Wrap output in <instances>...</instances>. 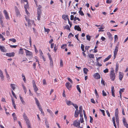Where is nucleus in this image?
Returning a JSON list of instances; mask_svg holds the SVG:
<instances>
[{
    "label": "nucleus",
    "instance_id": "4d7b16f0",
    "mask_svg": "<svg viewBox=\"0 0 128 128\" xmlns=\"http://www.w3.org/2000/svg\"><path fill=\"white\" fill-rule=\"evenodd\" d=\"M68 80L71 83L73 84V82L72 80L70 79V78H67Z\"/></svg>",
    "mask_w": 128,
    "mask_h": 128
},
{
    "label": "nucleus",
    "instance_id": "09e8293b",
    "mask_svg": "<svg viewBox=\"0 0 128 128\" xmlns=\"http://www.w3.org/2000/svg\"><path fill=\"white\" fill-rule=\"evenodd\" d=\"M12 95L13 96H14L15 98L16 99H17V98L16 96L14 94V92L12 90Z\"/></svg>",
    "mask_w": 128,
    "mask_h": 128
},
{
    "label": "nucleus",
    "instance_id": "6ab92c4d",
    "mask_svg": "<svg viewBox=\"0 0 128 128\" xmlns=\"http://www.w3.org/2000/svg\"><path fill=\"white\" fill-rule=\"evenodd\" d=\"M114 88L113 86H112L111 87V92L112 94V96H114L115 97L114 95Z\"/></svg>",
    "mask_w": 128,
    "mask_h": 128
},
{
    "label": "nucleus",
    "instance_id": "393cba45",
    "mask_svg": "<svg viewBox=\"0 0 128 128\" xmlns=\"http://www.w3.org/2000/svg\"><path fill=\"white\" fill-rule=\"evenodd\" d=\"M12 116L13 117V118L14 120H17V118L16 116V115L14 113L12 114Z\"/></svg>",
    "mask_w": 128,
    "mask_h": 128
},
{
    "label": "nucleus",
    "instance_id": "ea45409f",
    "mask_svg": "<svg viewBox=\"0 0 128 128\" xmlns=\"http://www.w3.org/2000/svg\"><path fill=\"white\" fill-rule=\"evenodd\" d=\"M44 31L45 32H47V33H48L50 31V30L48 28H46L44 27Z\"/></svg>",
    "mask_w": 128,
    "mask_h": 128
},
{
    "label": "nucleus",
    "instance_id": "5fc2aeb1",
    "mask_svg": "<svg viewBox=\"0 0 128 128\" xmlns=\"http://www.w3.org/2000/svg\"><path fill=\"white\" fill-rule=\"evenodd\" d=\"M36 63L34 62L33 64V68L35 70H36Z\"/></svg>",
    "mask_w": 128,
    "mask_h": 128
},
{
    "label": "nucleus",
    "instance_id": "f03ea898",
    "mask_svg": "<svg viewBox=\"0 0 128 128\" xmlns=\"http://www.w3.org/2000/svg\"><path fill=\"white\" fill-rule=\"evenodd\" d=\"M23 116L24 120L26 121V123L27 124V125H28V124H30V121L29 120L28 117H27V116L24 113L23 114Z\"/></svg>",
    "mask_w": 128,
    "mask_h": 128
},
{
    "label": "nucleus",
    "instance_id": "5701e85b",
    "mask_svg": "<svg viewBox=\"0 0 128 128\" xmlns=\"http://www.w3.org/2000/svg\"><path fill=\"white\" fill-rule=\"evenodd\" d=\"M118 108H116L115 110V116H118Z\"/></svg>",
    "mask_w": 128,
    "mask_h": 128
},
{
    "label": "nucleus",
    "instance_id": "f257e3e1",
    "mask_svg": "<svg viewBox=\"0 0 128 128\" xmlns=\"http://www.w3.org/2000/svg\"><path fill=\"white\" fill-rule=\"evenodd\" d=\"M110 79L112 81H114L116 75L114 72V70L112 69L110 72Z\"/></svg>",
    "mask_w": 128,
    "mask_h": 128
},
{
    "label": "nucleus",
    "instance_id": "a19ab883",
    "mask_svg": "<svg viewBox=\"0 0 128 128\" xmlns=\"http://www.w3.org/2000/svg\"><path fill=\"white\" fill-rule=\"evenodd\" d=\"M22 87L23 89L24 90V92L25 94H26V87L23 85H22Z\"/></svg>",
    "mask_w": 128,
    "mask_h": 128
},
{
    "label": "nucleus",
    "instance_id": "f704fd0d",
    "mask_svg": "<svg viewBox=\"0 0 128 128\" xmlns=\"http://www.w3.org/2000/svg\"><path fill=\"white\" fill-rule=\"evenodd\" d=\"M88 57L90 58H94V55L92 54H89L88 55Z\"/></svg>",
    "mask_w": 128,
    "mask_h": 128
},
{
    "label": "nucleus",
    "instance_id": "9d476101",
    "mask_svg": "<svg viewBox=\"0 0 128 128\" xmlns=\"http://www.w3.org/2000/svg\"><path fill=\"white\" fill-rule=\"evenodd\" d=\"M4 14L6 19H9L10 18L8 15L7 11L6 10H4Z\"/></svg>",
    "mask_w": 128,
    "mask_h": 128
},
{
    "label": "nucleus",
    "instance_id": "aec40b11",
    "mask_svg": "<svg viewBox=\"0 0 128 128\" xmlns=\"http://www.w3.org/2000/svg\"><path fill=\"white\" fill-rule=\"evenodd\" d=\"M12 105L14 108V109H16V105L15 103V101L14 100V99L12 97Z\"/></svg>",
    "mask_w": 128,
    "mask_h": 128
},
{
    "label": "nucleus",
    "instance_id": "f8f14e48",
    "mask_svg": "<svg viewBox=\"0 0 128 128\" xmlns=\"http://www.w3.org/2000/svg\"><path fill=\"white\" fill-rule=\"evenodd\" d=\"M107 34L110 40H112L113 39V37H112V34L109 32H107Z\"/></svg>",
    "mask_w": 128,
    "mask_h": 128
},
{
    "label": "nucleus",
    "instance_id": "79ce46f5",
    "mask_svg": "<svg viewBox=\"0 0 128 128\" xmlns=\"http://www.w3.org/2000/svg\"><path fill=\"white\" fill-rule=\"evenodd\" d=\"M114 42L118 40V37L117 35H115L114 36Z\"/></svg>",
    "mask_w": 128,
    "mask_h": 128
},
{
    "label": "nucleus",
    "instance_id": "338daca9",
    "mask_svg": "<svg viewBox=\"0 0 128 128\" xmlns=\"http://www.w3.org/2000/svg\"><path fill=\"white\" fill-rule=\"evenodd\" d=\"M91 101L92 103L94 104H95L96 103L94 100L93 98L91 99Z\"/></svg>",
    "mask_w": 128,
    "mask_h": 128
},
{
    "label": "nucleus",
    "instance_id": "c9c22d12",
    "mask_svg": "<svg viewBox=\"0 0 128 128\" xmlns=\"http://www.w3.org/2000/svg\"><path fill=\"white\" fill-rule=\"evenodd\" d=\"M64 28L68 30H69L70 31V30L69 26L68 25H67L65 26Z\"/></svg>",
    "mask_w": 128,
    "mask_h": 128
},
{
    "label": "nucleus",
    "instance_id": "cd10ccee",
    "mask_svg": "<svg viewBox=\"0 0 128 128\" xmlns=\"http://www.w3.org/2000/svg\"><path fill=\"white\" fill-rule=\"evenodd\" d=\"M116 119V122L117 124H119V119L118 118V116H115Z\"/></svg>",
    "mask_w": 128,
    "mask_h": 128
},
{
    "label": "nucleus",
    "instance_id": "864d4df0",
    "mask_svg": "<svg viewBox=\"0 0 128 128\" xmlns=\"http://www.w3.org/2000/svg\"><path fill=\"white\" fill-rule=\"evenodd\" d=\"M79 12L81 16H83L84 15V13L82 11H79Z\"/></svg>",
    "mask_w": 128,
    "mask_h": 128
},
{
    "label": "nucleus",
    "instance_id": "e2e57ef3",
    "mask_svg": "<svg viewBox=\"0 0 128 128\" xmlns=\"http://www.w3.org/2000/svg\"><path fill=\"white\" fill-rule=\"evenodd\" d=\"M22 77L23 78V79L24 81L25 82V81H26V78H25V76H24V75H23V74H22Z\"/></svg>",
    "mask_w": 128,
    "mask_h": 128
},
{
    "label": "nucleus",
    "instance_id": "58836bf2",
    "mask_svg": "<svg viewBox=\"0 0 128 128\" xmlns=\"http://www.w3.org/2000/svg\"><path fill=\"white\" fill-rule=\"evenodd\" d=\"M10 41H11L13 42H16V40L14 38L10 39L9 40Z\"/></svg>",
    "mask_w": 128,
    "mask_h": 128
},
{
    "label": "nucleus",
    "instance_id": "c03bdc74",
    "mask_svg": "<svg viewBox=\"0 0 128 128\" xmlns=\"http://www.w3.org/2000/svg\"><path fill=\"white\" fill-rule=\"evenodd\" d=\"M39 110L41 111V114H42L43 115L44 114V112L42 110V108H40L39 109Z\"/></svg>",
    "mask_w": 128,
    "mask_h": 128
},
{
    "label": "nucleus",
    "instance_id": "7c9ffc66",
    "mask_svg": "<svg viewBox=\"0 0 128 128\" xmlns=\"http://www.w3.org/2000/svg\"><path fill=\"white\" fill-rule=\"evenodd\" d=\"M76 88L77 90H78L79 92L80 93L81 92V91L80 87V86L78 85L76 86Z\"/></svg>",
    "mask_w": 128,
    "mask_h": 128
},
{
    "label": "nucleus",
    "instance_id": "4c0bfd02",
    "mask_svg": "<svg viewBox=\"0 0 128 128\" xmlns=\"http://www.w3.org/2000/svg\"><path fill=\"white\" fill-rule=\"evenodd\" d=\"M41 10H38V16H40V14L41 13Z\"/></svg>",
    "mask_w": 128,
    "mask_h": 128
},
{
    "label": "nucleus",
    "instance_id": "dca6fc26",
    "mask_svg": "<svg viewBox=\"0 0 128 128\" xmlns=\"http://www.w3.org/2000/svg\"><path fill=\"white\" fill-rule=\"evenodd\" d=\"M123 74L122 72H119V79L120 80H122L123 78Z\"/></svg>",
    "mask_w": 128,
    "mask_h": 128
},
{
    "label": "nucleus",
    "instance_id": "72a5a7b5",
    "mask_svg": "<svg viewBox=\"0 0 128 128\" xmlns=\"http://www.w3.org/2000/svg\"><path fill=\"white\" fill-rule=\"evenodd\" d=\"M15 84H10V86L12 88L13 90H14L15 89V88L14 86Z\"/></svg>",
    "mask_w": 128,
    "mask_h": 128
},
{
    "label": "nucleus",
    "instance_id": "bf43d9fd",
    "mask_svg": "<svg viewBox=\"0 0 128 128\" xmlns=\"http://www.w3.org/2000/svg\"><path fill=\"white\" fill-rule=\"evenodd\" d=\"M60 65L61 66H63V63L62 61V60H60Z\"/></svg>",
    "mask_w": 128,
    "mask_h": 128
},
{
    "label": "nucleus",
    "instance_id": "b1692460",
    "mask_svg": "<svg viewBox=\"0 0 128 128\" xmlns=\"http://www.w3.org/2000/svg\"><path fill=\"white\" fill-rule=\"evenodd\" d=\"M73 103L71 102L70 101H66V104H67L68 106H70L71 105H72Z\"/></svg>",
    "mask_w": 128,
    "mask_h": 128
},
{
    "label": "nucleus",
    "instance_id": "4be33fe9",
    "mask_svg": "<svg viewBox=\"0 0 128 128\" xmlns=\"http://www.w3.org/2000/svg\"><path fill=\"white\" fill-rule=\"evenodd\" d=\"M112 56L111 55H109L107 58H105V59L104 60V62H105L108 60Z\"/></svg>",
    "mask_w": 128,
    "mask_h": 128
},
{
    "label": "nucleus",
    "instance_id": "9b49d317",
    "mask_svg": "<svg viewBox=\"0 0 128 128\" xmlns=\"http://www.w3.org/2000/svg\"><path fill=\"white\" fill-rule=\"evenodd\" d=\"M118 44L115 47V49H114V54H117V52L118 51Z\"/></svg>",
    "mask_w": 128,
    "mask_h": 128
},
{
    "label": "nucleus",
    "instance_id": "39448f33",
    "mask_svg": "<svg viewBox=\"0 0 128 128\" xmlns=\"http://www.w3.org/2000/svg\"><path fill=\"white\" fill-rule=\"evenodd\" d=\"M24 49L26 51V56H30L31 57H32L33 54L32 52H30L26 49L24 48Z\"/></svg>",
    "mask_w": 128,
    "mask_h": 128
},
{
    "label": "nucleus",
    "instance_id": "20e7f679",
    "mask_svg": "<svg viewBox=\"0 0 128 128\" xmlns=\"http://www.w3.org/2000/svg\"><path fill=\"white\" fill-rule=\"evenodd\" d=\"M14 8L16 16L17 17H20L21 16V14H20L19 9L16 6H15Z\"/></svg>",
    "mask_w": 128,
    "mask_h": 128
},
{
    "label": "nucleus",
    "instance_id": "412c9836",
    "mask_svg": "<svg viewBox=\"0 0 128 128\" xmlns=\"http://www.w3.org/2000/svg\"><path fill=\"white\" fill-rule=\"evenodd\" d=\"M20 99L23 105H25L26 104L25 102L24 101L23 98L20 96H19Z\"/></svg>",
    "mask_w": 128,
    "mask_h": 128
},
{
    "label": "nucleus",
    "instance_id": "1a4fd4ad",
    "mask_svg": "<svg viewBox=\"0 0 128 128\" xmlns=\"http://www.w3.org/2000/svg\"><path fill=\"white\" fill-rule=\"evenodd\" d=\"M6 56L8 57L14 56V52L6 53Z\"/></svg>",
    "mask_w": 128,
    "mask_h": 128
},
{
    "label": "nucleus",
    "instance_id": "69168bd1",
    "mask_svg": "<svg viewBox=\"0 0 128 128\" xmlns=\"http://www.w3.org/2000/svg\"><path fill=\"white\" fill-rule=\"evenodd\" d=\"M28 4H26L24 6V8H25V10L27 9V8H28Z\"/></svg>",
    "mask_w": 128,
    "mask_h": 128
},
{
    "label": "nucleus",
    "instance_id": "2eb2a0df",
    "mask_svg": "<svg viewBox=\"0 0 128 128\" xmlns=\"http://www.w3.org/2000/svg\"><path fill=\"white\" fill-rule=\"evenodd\" d=\"M0 77L1 78V80L2 81L4 80V76L3 75L2 71L0 69Z\"/></svg>",
    "mask_w": 128,
    "mask_h": 128
},
{
    "label": "nucleus",
    "instance_id": "c756f323",
    "mask_svg": "<svg viewBox=\"0 0 128 128\" xmlns=\"http://www.w3.org/2000/svg\"><path fill=\"white\" fill-rule=\"evenodd\" d=\"M50 67L52 68L53 66V64L52 60H50Z\"/></svg>",
    "mask_w": 128,
    "mask_h": 128
},
{
    "label": "nucleus",
    "instance_id": "680f3d73",
    "mask_svg": "<svg viewBox=\"0 0 128 128\" xmlns=\"http://www.w3.org/2000/svg\"><path fill=\"white\" fill-rule=\"evenodd\" d=\"M35 99L36 101V104L39 103L38 100L36 98H35Z\"/></svg>",
    "mask_w": 128,
    "mask_h": 128
},
{
    "label": "nucleus",
    "instance_id": "37998d69",
    "mask_svg": "<svg viewBox=\"0 0 128 128\" xmlns=\"http://www.w3.org/2000/svg\"><path fill=\"white\" fill-rule=\"evenodd\" d=\"M84 45L83 44H81V48L82 49V50L83 51H84Z\"/></svg>",
    "mask_w": 128,
    "mask_h": 128
},
{
    "label": "nucleus",
    "instance_id": "473e14b6",
    "mask_svg": "<svg viewBox=\"0 0 128 128\" xmlns=\"http://www.w3.org/2000/svg\"><path fill=\"white\" fill-rule=\"evenodd\" d=\"M80 116V122H81V123H82L84 122L83 120V115H81V116Z\"/></svg>",
    "mask_w": 128,
    "mask_h": 128
},
{
    "label": "nucleus",
    "instance_id": "49530a36",
    "mask_svg": "<svg viewBox=\"0 0 128 128\" xmlns=\"http://www.w3.org/2000/svg\"><path fill=\"white\" fill-rule=\"evenodd\" d=\"M45 123L46 124V126L47 127V128H49V125L48 124V122L47 120H46L45 121Z\"/></svg>",
    "mask_w": 128,
    "mask_h": 128
},
{
    "label": "nucleus",
    "instance_id": "8fccbe9b",
    "mask_svg": "<svg viewBox=\"0 0 128 128\" xmlns=\"http://www.w3.org/2000/svg\"><path fill=\"white\" fill-rule=\"evenodd\" d=\"M0 38H2V41H4L5 40V38H4L3 36L0 34Z\"/></svg>",
    "mask_w": 128,
    "mask_h": 128
},
{
    "label": "nucleus",
    "instance_id": "ddd939ff",
    "mask_svg": "<svg viewBox=\"0 0 128 128\" xmlns=\"http://www.w3.org/2000/svg\"><path fill=\"white\" fill-rule=\"evenodd\" d=\"M80 116L81 115H82V106H80L79 107V111Z\"/></svg>",
    "mask_w": 128,
    "mask_h": 128
},
{
    "label": "nucleus",
    "instance_id": "a211bd4d",
    "mask_svg": "<svg viewBox=\"0 0 128 128\" xmlns=\"http://www.w3.org/2000/svg\"><path fill=\"white\" fill-rule=\"evenodd\" d=\"M0 49L1 50V51L2 52H6V49L4 47L2 46H0Z\"/></svg>",
    "mask_w": 128,
    "mask_h": 128
},
{
    "label": "nucleus",
    "instance_id": "2f4dec72",
    "mask_svg": "<svg viewBox=\"0 0 128 128\" xmlns=\"http://www.w3.org/2000/svg\"><path fill=\"white\" fill-rule=\"evenodd\" d=\"M19 53L22 54H24V51L23 49L21 48L20 49Z\"/></svg>",
    "mask_w": 128,
    "mask_h": 128
},
{
    "label": "nucleus",
    "instance_id": "4468645a",
    "mask_svg": "<svg viewBox=\"0 0 128 128\" xmlns=\"http://www.w3.org/2000/svg\"><path fill=\"white\" fill-rule=\"evenodd\" d=\"M74 29L79 31H81V28L79 26L76 25L74 26Z\"/></svg>",
    "mask_w": 128,
    "mask_h": 128
},
{
    "label": "nucleus",
    "instance_id": "603ef678",
    "mask_svg": "<svg viewBox=\"0 0 128 128\" xmlns=\"http://www.w3.org/2000/svg\"><path fill=\"white\" fill-rule=\"evenodd\" d=\"M100 110L102 112V114L104 116L105 115V114L104 113V110L100 109Z\"/></svg>",
    "mask_w": 128,
    "mask_h": 128
},
{
    "label": "nucleus",
    "instance_id": "a18cd8bd",
    "mask_svg": "<svg viewBox=\"0 0 128 128\" xmlns=\"http://www.w3.org/2000/svg\"><path fill=\"white\" fill-rule=\"evenodd\" d=\"M66 44H63L62 46H61V48L64 49L65 47H66Z\"/></svg>",
    "mask_w": 128,
    "mask_h": 128
},
{
    "label": "nucleus",
    "instance_id": "e433bc0d",
    "mask_svg": "<svg viewBox=\"0 0 128 128\" xmlns=\"http://www.w3.org/2000/svg\"><path fill=\"white\" fill-rule=\"evenodd\" d=\"M102 94L104 96H107L106 92L104 90L102 91Z\"/></svg>",
    "mask_w": 128,
    "mask_h": 128
},
{
    "label": "nucleus",
    "instance_id": "6e6552de",
    "mask_svg": "<svg viewBox=\"0 0 128 128\" xmlns=\"http://www.w3.org/2000/svg\"><path fill=\"white\" fill-rule=\"evenodd\" d=\"M94 78L96 79L100 78V76L98 73H95L94 75Z\"/></svg>",
    "mask_w": 128,
    "mask_h": 128
},
{
    "label": "nucleus",
    "instance_id": "c85d7f7f",
    "mask_svg": "<svg viewBox=\"0 0 128 128\" xmlns=\"http://www.w3.org/2000/svg\"><path fill=\"white\" fill-rule=\"evenodd\" d=\"M118 66H119V64H118L116 63V72H117L118 70Z\"/></svg>",
    "mask_w": 128,
    "mask_h": 128
},
{
    "label": "nucleus",
    "instance_id": "6e6d98bb",
    "mask_svg": "<svg viewBox=\"0 0 128 128\" xmlns=\"http://www.w3.org/2000/svg\"><path fill=\"white\" fill-rule=\"evenodd\" d=\"M29 42L30 43V45L31 46L32 45V40L30 37L29 38Z\"/></svg>",
    "mask_w": 128,
    "mask_h": 128
},
{
    "label": "nucleus",
    "instance_id": "bb28decb",
    "mask_svg": "<svg viewBox=\"0 0 128 128\" xmlns=\"http://www.w3.org/2000/svg\"><path fill=\"white\" fill-rule=\"evenodd\" d=\"M79 112H75L74 116L75 117H77L79 115Z\"/></svg>",
    "mask_w": 128,
    "mask_h": 128
},
{
    "label": "nucleus",
    "instance_id": "0e129e2a",
    "mask_svg": "<svg viewBox=\"0 0 128 128\" xmlns=\"http://www.w3.org/2000/svg\"><path fill=\"white\" fill-rule=\"evenodd\" d=\"M43 84L44 85L46 84V83L45 79H43Z\"/></svg>",
    "mask_w": 128,
    "mask_h": 128
},
{
    "label": "nucleus",
    "instance_id": "0eeeda50",
    "mask_svg": "<svg viewBox=\"0 0 128 128\" xmlns=\"http://www.w3.org/2000/svg\"><path fill=\"white\" fill-rule=\"evenodd\" d=\"M65 86L69 90H70L72 88V85L69 82H68L66 84Z\"/></svg>",
    "mask_w": 128,
    "mask_h": 128
},
{
    "label": "nucleus",
    "instance_id": "3c124183",
    "mask_svg": "<svg viewBox=\"0 0 128 128\" xmlns=\"http://www.w3.org/2000/svg\"><path fill=\"white\" fill-rule=\"evenodd\" d=\"M90 122L92 123L93 121V118L91 116H90Z\"/></svg>",
    "mask_w": 128,
    "mask_h": 128
},
{
    "label": "nucleus",
    "instance_id": "423d86ee",
    "mask_svg": "<svg viewBox=\"0 0 128 128\" xmlns=\"http://www.w3.org/2000/svg\"><path fill=\"white\" fill-rule=\"evenodd\" d=\"M33 87L34 88V90L36 93H37V91L38 90V89L36 87L35 81L34 80L32 81Z\"/></svg>",
    "mask_w": 128,
    "mask_h": 128
},
{
    "label": "nucleus",
    "instance_id": "f3484780",
    "mask_svg": "<svg viewBox=\"0 0 128 128\" xmlns=\"http://www.w3.org/2000/svg\"><path fill=\"white\" fill-rule=\"evenodd\" d=\"M123 122L125 126L126 127L128 126V124L126 122L125 118H123Z\"/></svg>",
    "mask_w": 128,
    "mask_h": 128
},
{
    "label": "nucleus",
    "instance_id": "052dcab7",
    "mask_svg": "<svg viewBox=\"0 0 128 128\" xmlns=\"http://www.w3.org/2000/svg\"><path fill=\"white\" fill-rule=\"evenodd\" d=\"M112 2V0H107L106 1V3L107 4H110Z\"/></svg>",
    "mask_w": 128,
    "mask_h": 128
},
{
    "label": "nucleus",
    "instance_id": "774afa93",
    "mask_svg": "<svg viewBox=\"0 0 128 128\" xmlns=\"http://www.w3.org/2000/svg\"><path fill=\"white\" fill-rule=\"evenodd\" d=\"M103 72L105 73L108 72V68H106L104 70Z\"/></svg>",
    "mask_w": 128,
    "mask_h": 128
},
{
    "label": "nucleus",
    "instance_id": "a878e982",
    "mask_svg": "<svg viewBox=\"0 0 128 128\" xmlns=\"http://www.w3.org/2000/svg\"><path fill=\"white\" fill-rule=\"evenodd\" d=\"M84 73L86 74H87V72H88V70L86 68H84L83 69Z\"/></svg>",
    "mask_w": 128,
    "mask_h": 128
},
{
    "label": "nucleus",
    "instance_id": "de8ad7c7",
    "mask_svg": "<svg viewBox=\"0 0 128 128\" xmlns=\"http://www.w3.org/2000/svg\"><path fill=\"white\" fill-rule=\"evenodd\" d=\"M74 36V35L71 33H70L69 34V35L68 36V37L69 38H70L71 36Z\"/></svg>",
    "mask_w": 128,
    "mask_h": 128
},
{
    "label": "nucleus",
    "instance_id": "13d9d810",
    "mask_svg": "<svg viewBox=\"0 0 128 128\" xmlns=\"http://www.w3.org/2000/svg\"><path fill=\"white\" fill-rule=\"evenodd\" d=\"M72 105H73L74 106L75 108H78V107L77 104H74L73 103L72 104Z\"/></svg>",
    "mask_w": 128,
    "mask_h": 128
},
{
    "label": "nucleus",
    "instance_id": "7ed1b4c3",
    "mask_svg": "<svg viewBox=\"0 0 128 128\" xmlns=\"http://www.w3.org/2000/svg\"><path fill=\"white\" fill-rule=\"evenodd\" d=\"M80 122L79 120H75L73 124H71V126L73 125L74 126L76 127H80Z\"/></svg>",
    "mask_w": 128,
    "mask_h": 128
}]
</instances>
